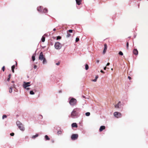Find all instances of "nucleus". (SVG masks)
<instances>
[{
  "instance_id": "obj_1",
  "label": "nucleus",
  "mask_w": 148,
  "mask_h": 148,
  "mask_svg": "<svg viewBox=\"0 0 148 148\" xmlns=\"http://www.w3.org/2000/svg\"><path fill=\"white\" fill-rule=\"evenodd\" d=\"M16 124L21 130L22 131H24L25 130V128L24 127L23 125L19 121H17Z\"/></svg>"
},
{
  "instance_id": "obj_2",
  "label": "nucleus",
  "mask_w": 148,
  "mask_h": 148,
  "mask_svg": "<svg viewBox=\"0 0 148 148\" xmlns=\"http://www.w3.org/2000/svg\"><path fill=\"white\" fill-rule=\"evenodd\" d=\"M79 108H76L74 109L71 113V117L73 118L77 115V113L76 112L79 111Z\"/></svg>"
},
{
  "instance_id": "obj_3",
  "label": "nucleus",
  "mask_w": 148,
  "mask_h": 148,
  "mask_svg": "<svg viewBox=\"0 0 148 148\" xmlns=\"http://www.w3.org/2000/svg\"><path fill=\"white\" fill-rule=\"evenodd\" d=\"M69 103L71 105L74 106L76 105L77 103V100L74 98H72L69 101Z\"/></svg>"
},
{
  "instance_id": "obj_4",
  "label": "nucleus",
  "mask_w": 148,
  "mask_h": 148,
  "mask_svg": "<svg viewBox=\"0 0 148 148\" xmlns=\"http://www.w3.org/2000/svg\"><path fill=\"white\" fill-rule=\"evenodd\" d=\"M55 48L57 49H60L62 47L61 44L58 42H56L54 45Z\"/></svg>"
},
{
  "instance_id": "obj_5",
  "label": "nucleus",
  "mask_w": 148,
  "mask_h": 148,
  "mask_svg": "<svg viewBox=\"0 0 148 148\" xmlns=\"http://www.w3.org/2000/svg\"><path fill=\"white\" fill-rule=\"evenodd\" d=\"M114 116L117 118L121 117L122 114L121 113L118 112H115L114 113Z\"/></svg>"
},
{
  "instance_id": "obj_6",
  "label": "nucleus",
  "mask_w": 148,
  "mask_h": 148,
  "mask_svg": "<svg viewBox=\"0 0 148 148\" xmlns=\"http://www.w3.org/2000/svg\"><path fill=\"white\" fill-rule=\"evenodd\" d=\"M30 82H23V87L25 89L27 87L29 86H30Z\"/></svg>"
},
{
  "instance_id": "obj_7",
  "label": "nucleus",
  "mask_w": 148,
  "mask_h": 148,
  "mask_svg": "<svg viewBox=\"0 0 148 148\" xmlns=\"http://www.w3.org/2000/svg\"><path fill=\"white\" fill-rule=\"evenodd\" d=\"M78 136V135L77 134H73L71 137V139L72 140H75L77 139Z\"/></svg>"
},
{
  "instance_id": "obj_8",
  "label": "nucleus",
  "mask_w": 148,
  "mask_h": 148,
  "mask_svg": "<svg viewBox=\"0 0 148 148\" xmlns=\"http://www.w3.org/2000/svg\"><path fill=\"white\" fill-rule=\"evenodd\" d=\"M44 58H45L42 52H41L40 54V55L39 57V59L40 60H42Z\"/></svg>"
},
{
  "instance_id": "obj_9",
  "label": "nucleus",
  "mask_w": 148,
  "mask_h": 148,
  "mask_svg": "<svg viewBox=\"0 0 148 148\" xmlns=\"http://www.w3.org/2000/svg\"><path fill=\"white\" fill-rule=\"evenodd\" d=\"M133 53L135 55H137L138 54V51L136 49H134L133 51Z\"/></svg>"
},
{
  "instance_id": "obj_10",
  "label": "nucleus",
  "mask_w": 148,
  "mask_h": 148,
  "mask_svg": "<svg viewBox=\"0 0 148 148\" xmlns=\"http://www.w3.org/2000/svg\"><path fill=\"white\" fill-rule=\"evenodd\" d=\"M106 127L104 126H101L99 129V131L100 132H102L103 130L105 129Z\"/></svg>"
},
{
  "instance_id": "obj_11",
  "label": "nucleus",
  "mask_w": 148,
  "mask_h": 148,
  "mask_svg": "<svg viewBox=\"0 0 148 148\" xmlns=\"http://www.w3.org/2000/svg\"><path fill=\"white\" fill-rule=\"evenodd\" d=\"M76 3L78 5H80L82 2V0H75Z\"/></svg>"
},
{
  "instance_id": "obj_12",
  "label": "nucleus",
  "mask_w": 148,
  "mask_h": 148,
  "mask_svg": "<svg viewBox=\"0 0 148 148\" xmlns=\"http://www.w3.org/2000/svg\"><path fill=\"white\" fill-rule=\"evenodd\" d=\"M121 102L119 101L117 104H116L114 106V107L116 108H119V106H120Z\"/></svg>"
},
{
  "instance_id": "obj_13",
  "label": "nucleus",
  "mask_w": 148,
  "mask_h": 148,
  "mask_svg": "<svg viewBox=\"0 0 148 148\" xmlns=\"http://www.w3.org/2000/svg\"><path fill=\"white\" fill-rule=\"evenodd\" d=\"M37 10L39 12H41L42 10V7L41 6L38 7L37 8Z\"/></svg>"
},
{
  "instance_id": "obj_14",
  "label": "nucleus",
  "mask_w": 148,
  "mask_h": 148,
  "mask_svg": "<svg viewBox=\"0 0 148 148\" xmlns=\"http://www.w3.org/2000/svg\"><path fill=\"white\" fill-rule=\"evenodd\" d=\"M72 127H77V125L76 123H73L71 125Z\"/></svg>"
},
{
  "instance_id": "obj_15",
  "label": "nucleus",
  "mask_w": 148,
  "mask_h": 148,
  "mask_svg": "<svg viewBox=\"0 0 148 148\" xmlns=\"http://www.w3.org/2000/svg\"><path fill=\"white\" fill-rule=\"evenodd\" d=\"M38 134H36V135H34V136H33L32 137V138H33V139H34L35 138H36L38 137Z\"/></svg>"
},
{
  "instance_id": "obj_16",
  "label": "nucleus",
  "mask_w": 148,
  "mask_h": 148,
  "mask_svg": "<svg viewBox=\"0 0 148 148\" xmlns=\"http://www.w3.org/2000/svg\"><path fill=\"white\" fill-rule=\"evenodd\" d=\"M45 138L46 140H50V138L47 135L45 136Z\"/></svg>"
},
{
  "instance_id": "obj_17",
  "label": "nucleus",
  "mask_w": 148,
  "mask_h": 148,
  "mask_svg": "<svg viewBox=\"0 0 148 148\" xmlns=\"http://www.w3.org/2000/svg\"><path fill=\"white\" fill-rule=\"evenodd\" d=\"M43 64H45L46 63H47V61H46V59L45 58L44 59H43Z\"/></svg>"
},
{
  "instance_id": "obj_18",
  "label": "nucleus",
  "mask_w": 148,
  "mask_h": 148,
  "mask_svg": "<svg viewBox=\"0 0 148 148\" xmlns=\"http://www.w3.org/2000/svg\"><path fill=\"white\" fill-rule=\"evenodd\" d=\"M45 38L44 36H43L42 37V38H41V40L42 42H45Z\"/></svg>"
},
{
  "instance_id": "obj_19",
  "label": "nucleus",
  "mask_w": 148,
  "mask_h": 148,
  "mask_svg": "<svg viewBox=\"0 0 148 148\" xmlns=\"http://www.w3.org/2000/svg\"><path fill=\"white\" fill-rule=\"evenodd\" d=\"M62 133V132L61 130H59L57 132V134L58 135L61 134Z\"/></svg>"
},
{
  "instance_id": "obj_20",
  "label": "nucleus",
  "mask_w": 148,
  "mask_h": 148,
  "mask_svg": "<svg viewBox=\"0 0 148 148\" xmlns=\"http://www.w3.org/2000/svg\"><path fill=\"white\" fill-rule=\"evenodd\" d=\"M32 60L34 61L35 60V56L34 55H33L32 56Z\"/></svg>"
},
{
  "instance_id": "obj_21",
  "label": "nucleus",
  "mask_w": 148,
  "mask_h": 148,
  "mask_svg": "<svg viewBox=\"0 0 148 148\" xmlns=\"http://www.w3.org/2000/svg\"><path fill=\"white\" fill-rule=\"evenodd\" d=\"M89 68V66L87 64H86L85 65V69L86 70H87Z\"/></svg>"
},
{
  "instance_id": "obj_22",
  "label": "nucleus",
  "mask_w": 148,
  "mask_h": 148,
  "mask_svg": "<svg viewBox=\"0 0 148 148\" xmlns=\"http://www.w3.org/2000/svg\"><path fill=\"white\" fill-rule=\"evenodd\" d=\"M47 9H46V8H45L43 10V11H42V12H44V13H46L47 12Z\"/></svg>"
},
{
  "instance_id": "obj_23",
  "label": "nucleus",
  "mask_w": 148,
  "mask_h": 148,
  "mask_svg": "<svg viewBox=\"0 0 148 148\" xmlns=\"http://www.w3.org/2000/svg\"><path fill=\"white\" fill-rule=\"evenodd\" d=\"M107 44H104V49L107 50Z\"/></svg>"
},
{
  "instance_id": "obj_24",
  "label": "nucleus",
  "mask_w": 148,
  "mask_h": 148,
  "mask_svg": "<svg viewBox=\"0 0 148 148\" xmlns=\"http://www.w3.org/2000/svg\"><path fill=\"white\" fill-rule=\"evenodd\" d=\"M90 114V113L89 112H86L85 114V115L87 116H89Z\"/></svg>"
},
{
  "instance_id": "obj_25",
  "label": "nucleus",
  "mask_w": 148,
  "mask_h": 148,
  "mask_svg": "<svg viewBox=\"0 0 148 148\" xmlns=\"http://www.w3.org/2000/svg\"><path fill=\"white\" fill-rule=\"evenodd\" d=\"M9 92L10 93H11L12 92V88L10 87L9 88Z\"/></svg>"
},
{
  "instance_id": "obj_26",
  "label": "nucleus",
  "mask_w": 148,
  "mask_h": 148,
  "mask_svg": "<svg viewBox=\"0 0 148 148\" xmlns=\"http://www.w3.org/2000/svg\"><path fill=\"white\" fill-rule=\"evenodd\" d=\"M126 47L127 49H128L129 48V43L128 42H127L126 44Z\"/></svg>"
},
{
  "instance_id": "obj_27",
  "label": "nucleus",
  "mask_w": 148,
  "mask_h": 148,
  "mask_svg": "<svg viewBox=\"0 0 148 148\" xmlns=\"http://www.w3.org/2000/svg\"><path fill=\"white\" fill-rule=\"evenodd\" d=\"M119 55H121V56H123V53L121 51H119Z\"/></svg>"
},
{
  "instance_id": "obj_28",
  "label": "nucleus",
  "mask_w": 148,
  "mask_h": 148,
  "mask_svg": "<svg viewBox=\"0 0 148 148\" xmlns=\"http://www.w3.org/2000/svg\"><path fill=\"white\" fill-rule=\"evenodd\" d=\"M73 30L72 29H69V30L67 31V32H69V33H72L73 32Z\"/></svg>"
},
{
  "instance_id": "obj_29",
  "label": "nucleus",
  "mask_w": 148,
  "mask_h": 148,
  "mask_svg": "<svg viewBox=\"0 0 148 148\" xmlns=\"http://www.w3.org/2000/svg\"><path fill=\"white\" fill-rule=\"evenodd\" d=\"M61 38V37L60 36H58L57 37L56 39L57 40H58L59 39H60Z\"/></svg>"
},
{
  "instance_id": "obj_30",
  "label": "nucleus",
  "mask_w": 148,
  "mask_h": 148,
  "mask_svg": "<svg viewBox=\"0 0 148 148\" xmlns=\"http://www.w3.org/2000/svg\"><path fill=\"white\" fill-rule=\"evenodd\" d=\"M7 116L5 115H3L2 116V119H4L5 118H6L7 117Z\"/></svg>"
},
{
  "instance_id": "obj_31",
  "label": "nucleus",
  "mask_w": 148,
  "mask_h": 148,
  "mask_svg": "<svg viewBox=\"0 0 148 148\" xmlns=\"http://www.w3.org/2000/svg\"><path fill=\"white\" fill-rule=\"evenodd\" d=\"M79 40V38H76L75 40V41L76 42H77Z\"/></svg>"
},
{
  "instance_id": "obj_32",
  "label": "nucleus",
  "mask_w": 148,
  "mask_h": 148,
  "mask_svg": "<svg viewBox=\"0 0 148 148\" xmlns=\"http://www.w3.org/2000/svg\"><path fill=\"white\" fill-rule=\"evenodd\" d=\"M30 94L31 95H34V93L33 91H31L30 92Z\"/></svg>"
},
{
  "instance_id": "obj_33",
  "label": "nucleus",
  "mask_w": 148,
  "mask_h": 148,
  "mask_svg": "<svg viewBox=\"0 0 148 148\" xmlns=\"http://www.w3.org/2000/svg\"><path fill=\"white\" fill-rule=\"evenodd\" d=\"M67 36H66L67 37H69L70 36H71V34H69V33H68V32H67Z\"/></svg>"
},
{
  "instance_id": "obj_34",
  "label": "nucleus",
  "mask_w": 148,
  "mask_h": 148,
  "mask_svg": "<svg viewBox=\"0 0 148 148\" xmlns=\"http://www.w3.org/2000/svg\"><path fill=\"white\" fill-rule=\"evenodd\" d=\"M5 66H3L2 68V70L3 71H5Z\"/></svg>"
},
{
  "instance_id": "obj_35",
  "label": "nucleus",
  "mask_w": 148,
  "mask_h": 148,
  "mask_svg": "<svg viewBox=\"0 0 148 148\" xmlns=\"http://www.w3.org/2000/svg\"><path fill=\"white\" fill-rule=\"evenodd\" d=\"M14 68L15 66L14 65H13L12 66V69H14Z\"/></svg>"
},
{
  "instance_id": "obj_36",
  "label": "nucleus",
  "mask_w": 148,
  "mask_h": 148,
  "mask_svg": "<svg viewBox=\"0 0 148 148\" xmlns=\"http://www.w3.org/2000/svg\"><path fill=\"white\" fill-rule=\"evenodd\" d=\"M14 134V133H12L10 134V135L12 136H13Z\"/></svg>"
},
{
  "instance_id": "obj_37",
  "label": "nucleus",
  "mask_w": 148,
  "mask_h": 148,
  "mask_svg": "<svg viewBox=\"0 0 148 148\" xmlns=\"http://www.w3.org/2000/svg\"><path fill=\"white\" fill-rule=\"evenodd\" d=\"M106 50L104 49L103 51V54H105V53L106 52Z\"/></svg>"
},
{
  "instance_id": "obj_38",
  "label": "nucleus",
  "mask_w": 148,
  "mask_h": 148,
  "mask_svg": "<svg viewBox=\"0 0 148 148\" xmlns=\"http://www.w3.org/2000/svg\"><path fill=\"white\" fill-rule=\"evenodd\" d=\"M97 79L95 78V79H94L92 80V81L93 82H96L97 81Z\"/></svg>"
},
{
  "instance_id": "obj_39",
  "label": "nucleus",
  "mask_w": 148,
  "mask_h": 148,
  "mask_svg": "<svg viewBox=\"0 0 148 148\" xmlns=\"http://www.w3.org/2000/svg\"><path fill=\"white\" fill-rule=\"evenodd\" d=\"M37 66L36 65H35L34 66V69H36V68H37Z\"/></svg>"
},
{
  "instance_id": "obj_40",
  "label": "nucleus",
  "mask_w": 148,
  "mask_h": 148,
  "mask_svg": "<svg viewBox=\"0 0 148 148\" xmlns=\"http://www.w3.org/2000/svg\"><path fill=\"white\" fill-rule=\"evenodd\" d=\"M100 72L101 73H105V72H104L103 70H101V71H100Z\"/></svg>"
},
{
  "instance_id": "obj_41",
  "label": "nucleus",
  "mask_w": 148,
  "mask_h": 148,
  "mask_svg": "<svg viewBox=\"0 0 148 148\" xmlns=\"http://www.w3.org/2000/svg\"><path fill=\"white\" fill-rule=\"evenodd\" d=\"M56 64L57 65H59L60 64V62H58Z\"/></svg>"
},
{
  "instance_id": "obj_42",
  "label": "nucleus",
  "mask_w": 148,
  "mask_h": 148,
  "mask_svg": "<svg viewBox=\"0 0 148 148\" xmlns=\"http://www.w3.org/2000/svg\"><path fill=\"white\" fill-rule=\"evenodd\" d=\"M128 78L130 79V80L131 79V78L130 77V76H128Z\"/></svg>"
},
{
  "instance_id": "obj_43",
  "label": "nucleus",
  "mask_w": 148,
  "mask_h": 148,
  "mask_svg": "<svg viewBox=\"0 0 148 148\" xmlns=\"http://www.w3.org/2000/svg\"><path fill=\"white\" fill-rule=\"evenodd\" d=\"M110 63L108 62V63H107V64H106V66H109V65H110Z\"/></svg>"
},
{
  "instance_id": "obj_44",
  "label": "nucleus",
  "mask_w": 148,
  "mask_h": 148,
  "mask_svg": "<svg viewBox=\"0 0 148 148\" xmlns=\"http://www.w3.org/2000/svg\"><path fill=\"white\" fill-rule=\"evenodd\" d=\"M11 77V74H10L8 75V77H9V78H10Z\"/></svg>"
},
{
  "instance_id": "obj_45",
  "label": "nucleus",
  "mask_w": 148,
  "mask_h": 148,
  "mask_svg": "<svg viewBox=\"0 0 148 148\" xmlns=\"http://www.w3.org/2000/svg\"><path fill=\"white\" fill-rule=\"evenodd\" d=\"M95 78V79H97V78H98V75H97V76H96Z\"/></svg>"
},
{
  "instance_id": "obj_46",
  "label": "nucleus",
  "mask_w": 148,
  "mask_h": 148,
  "mask_svg": "<svg viewBox=\"0 0 148 148\" xmlns=\"http://www.w3.org/2000/svg\"><path fill=\"white\" fill-rule=\"evenodd\" d=\"M27 90H29L30 89V88H26Z\"/></svg>"
},
{
  "instance_id": "obj_47",
  "label": "nucleus",
  "mask_w": 148,
  "mask_h": 148,
  "mask_svg": "<svg viewBox=\"0 0 148 148\" xmlns=\"http://www.w3.org/2000/svg\"><path fill=\"white\" fill-rule=\"evenodd\" d=\"M99 60H97L96 61V62H97V63H99Z\"/></svg>"
},
{
  "instance_id": "obj_48",
  "label": "nucleus",
  "mask_w": 148,
  "mask_h": 148,
  "mask_svg": "<svg viewBox=\"0 0 148 148\" xmlns=\"http://www.w3.org/2000/svg\"><path fill=\"white\" fill-rule=\"evenodd\" d=\"M51 141L52 143H53L54 142V140H51Z\"/></svg>"
},
{
  "instance_id": "obj_49",
  "label": "nucleus",
  "mask_w": 148,
  "mask_h": 148,
  "mask_svg": "<svg viewBox=\"0 0 148 148\" xmlns=\"http://www.w3.org/2000/svg\"><path fill=\"white\" fill-rule=\"evenodd\" d=\"M106 68H107V67H106V66H105V67L104 68V70H106Z\"/></svg>"
},
{
  "instance_id": "obj_50",
  "label": "nucleus",
  "mask_w": 148,
  "mask_h": 148,
  "mask_svg": "<svg viewBox=\"0 0 148 148\" xmlns=\"http://www.w3.org/2000/svg\"><path fill=\"white\" fill-rule=\"evenodd\" d=\"M10 78H9V77H8V78L7 79V81H9L10 80Z\"/></svg>"
},
{
  "instance_id": "obj_51",
  "label": "nucleus",
  "mask_w": 148,
  "mask_h": 148,
  "mask_svg": "<svg viewBox=\"0 0 148 148\" xmlns=\"http://www.w3.org/2000/svg\"><path fill=\"white\" fill-rule=\"evenodd\" d=\"M12 72L13 73H14V69H12Z\"/></svg>"
},
{
  "instance_id": "obj_52",
  "label": "nucleus",
  "mask_w": 148,
  "mask_h": 148,
  "mask_svg": "<svg viewBox=\"0 0 148 148\" xmlns=\"http://www.w3.org/2000/svg\"><path fill=\"white\" fill-rule=\"evenodd\" d=\"M56 30V29L55 28H54L53 29V31H55Z\"/></svg>"
},
{
  "instance_id": "obj_53",
  "label": "nucleus",
  "mask_w": 148,
  "mask_h": 148,
  "mask_svg": "<svg viewBox=\"0 0 148 148\" xmlns=\"http://www.w3.org/2000/svg\"><path fill=\"white\" fill-rule=\"evenodd\" d=\"M112 69H111V70H112Z\"/></svg>"
}]
</instances>
